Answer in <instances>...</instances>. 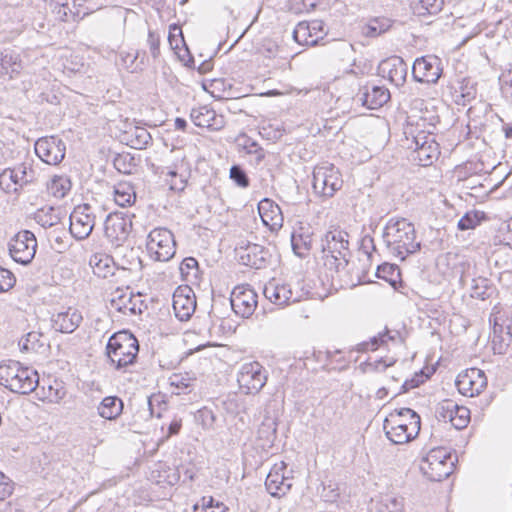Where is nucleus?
<instances>
[{"instance_id": "nucleus-43", "label": "nucleus", "mask_w": 512, "mask_h": 512, "mask_svg": "<svg viewBox=\"0 0 512 512\" xmlns=\"http://www.w3.org/2000/svg\"><path fill=\"white\" fill-rule=\"evenodd\" d=\"M196 379L189 373H174L169 377L170 385L175 387L177 391L174 393H185L186 390H191L194 387Z\"/></svg>"}, {"instance_id": "nucleus-38", "label": "nucleus", "mask_w": 512, "mask_h": 512, "mask_svg": "<svg viewBox=\"0 0 512 512\" xmlns=\"http://www.w3.org/2000/svg\"><path fill=\"white\" fill-rule=\"evenodd\" d=\"M393 21L387 17H375L363 26L362 34L366 37H378L387 32L392 27Z\"/></svg>"}, {"instance_id": "nucleus-4", "label": "nucleus", "mask_w": 512, "mask_h": 512, "mask_svg": "<svg viewBox=\"0 0 512 512\" xmlns=\"http://www.w3.org/2000/svg\"><path fill=\"white\" fill-rule=\"evenodd\" d=\"M138 352V341L128 331L114 333L106 345L107 357L118 370L132 365L136 360Z\"/></svg>"}, {"instance_id": "nucleus-26", "label": "nucleus", "mask_w": 512, "mask_h": 512, "mask_svg": "<svg viewBox=\"0 0 512 512\" xmlns=\"http://www.w3.org/2000/svg\"><path fill=\"white\" fill-rule=\"evenodd\" d=\"M258 211L264 225L270 230L277 231L283 226V214L279 205L265 198L258 204Z\"/></svg>"}, {"instance_id": "nucleus-50", "label": "nucleus", "mask_w": 512, "mask_h": 512, "mask_svg": "<svg viewBox=\"0 0 512 512\" xmlns=\"http://www.w3.org/2000/svg\"><path fill=\"white\" fill-rule=\"evenodd\" d=\"M482 216L478 211H469L465 213L458 221V228L462 231L474 229L481 222Z\"/></svg>"}, {"instance_id": "nucleus-30", "label": "nucleus", "mask_w": 512, "mask_h": 512, "mask_svg": "<svg viewBox=\"0 0 512 512\" xmlns=\"http://www.w3.org/2000/svg\"><path fill=\"white\" fill-rule=\"evenodd\" d=\"M264 295L272 303L277 305H285L290 302L297 301L293 298V293L288 284H280L276 280L270 281L264 287Z\"/></svg>"}, {"instance_id": "nucleus-27", "label": "nucleus", "mask_w": 512, "mask_h": 512, "mask_svg": "<svg viewBox=\"0 0 512 512\" xmlns=\"http://www.w3.org/2000/svg\"><path fill=\"white\" fill-rule=\"evenodd\" d=\"M83 320L82 314L74 308H68L64 312H59L52 317L53 328L61 333H72Z\"/></svg>"}, {"instance_id": "nucleus-34", "label": "nucleus", "mask_w": 512, "mask_h": 512, "mask_svg": "<svg viewBox=\"0 0 512 512\" xmlns=\"http://www.w3.org/2000/svg\"><path fill=\"white\" fill-rule=\"evenodd\" d=\"M123 401L117 396L103 398L97 407L98 415L106 420H115L123 412Z\"/></svg>"}, {"instance_id": "nucleus-55", "label": "nucleus", "mask_w": 512, "mask_h": 512, "mask_svg": "<svg viewBox=\"0 0 512 512\" xmlns=\"http://www.w3.org/2000/svg\"><path fill=\"white\" fill-rule=\"evenodd\" d=\"M476 97V89L473 85H462L460 88V93L456 95L455 102L458 105H466L467 103H470L472 100H474Z\"/></svg>"}, {"instance_id": "nucleus-12", "label": "nucleus", "mask_w": 512, "mask_h": 512, "mask_svg": "<svg viewBox=\"0 0 512 512\" xmlns=\"http://www.w3.org/2000/svg\"><path fill=\"white\" fill-rule=\"evenodd\" d=\"M95 226V215L89 204L78 205L70 214L69 231L77 240H84L90 236Z\"/></svg>"}, {"instance_id": "nucleus-16", "label": "nucleus", "mask_w": 512, "mask_h": 512, "mask_svg": "<svg viewBox=\"0 0 512 512\" xmlns=\"http://www.w3.org/2000/svg\"><path fill=\"white\" fill-rule=\"evenodd\" d=\"M131 230V219L120 213L109 214L105 220V236L116 248H121Z\"/></svg>"}, {"instance_id": "nucleus-52", "label": "nucleus", "mask_w": 512, "mask_h": 512, "mask_svg": "<svg viewBox=\"0 0 512 512\" xmlns=\"http://www.w3.org/2000/svg\"><path fill=\"white\" fill-rule=\"evenodd\" d=\"M229 176L230 179L233 180L239 187L247 188L249 186V178L241 166L233 165L230 168Z\"/></svg>"}, {"instance_id": "nucleus-63", "label": "nucleus", "mask_w": 512, "mask_h": 512, "mask_svg": "<svg viewBox=\"0 0 512 512\" xmlns=\"http://www.w3.org/2000/svg\"><path fill=\"white\" fill-rule=\"evenodd\" d=\"M395 361H391L389 363H386L385 360H383L382 358L379 359V360H376L374 362H371V363H367V366L369 368H371L372 370L374 371H383L385 370L387 367L389 366H392L394 364Z\"/></svg>"}, {"instance_id": "nucleus-59", "label": "nucleus", "mask_w": 512, "mask_h": 512, "mask_svg": "<svg viewBox=\"0 0 512 512\" xmlns=\"http://www.w3.org/2000/svg\"><path fill=\"white\" fill-rule=\"evenodd\" d=\"M147 42L150 47V52L154 58L159 55L160 52V38L153 31H149Z\"/></svg>"}, {"instance_id": "nucleus-42", "label": "nucleus", "mask_w": 512, "mask_h": 512, "mask_svg": "<svg viewBox=\"0 0 512 512\" xmlns=\"http://www.w3.org/2000/svg\"><path fill=\"white\" fill-rule=\"evenodd\" d=\"M136 194L134 188L128 183H118L114 190V200L117 205L125 207L134 203Z\"/></svg>"}, {"instance_id": "nucleus-28", "label": "nucleus", "mask_w": 512, "mask_h": 512, "mask_svg": "<svg viewBox=\"0 0 512 512\" xmlns=\"http://www.w3.org/2000/svg\"><path fill=\"white\" fill-rule=\"evenodd\" d=\"M22 69L19 54L9 49L0 51V79H13L21 73Z\"/></svg>"}, {"instance_id": "nucleus-33", "label": "nucleus", "mask_w": 512, "mask_h": 512, "mask_svg": "<svg viewBox=\"0 0 512 512\" xmlns=\"http://www.w3.org/2000/svg\"><path fill=\"white\" fill-rule=\"evenodd\" d=\"M489 111L490 105L481 100L469 107L467 110V128L469 129V132L481 129V127L484 126V120Z\"/></svg>"}, {"instance_id": "nucleus-56", "label": "nucleus", "mask_w": 512, "mask_h": 512, "mask_svg": "<svg viewBox=\"0 0 512 512\" xmlns=\"http://www.w3.org/2000/svg\"><path fill=\"white\" fill-rule=\"evenodd\" d=\"M16 279L13 273L0 267V293L10 290L15 285Z\"/></svg>"}, {"instance_id": "nucleus-47", "label": "nucleus", "mask_w": 512, "mask_h": 512, "mask_svg": "<svg viewBox=\"0 0 512 512\" xmlns=\"http://www.w3.org/2000/svg\"><path fill=\"white\" fill-rule=\"evenodd\" d=\"M489 280L484 277L473 278L471 280L470 295L473 298L484 300L489 296Z\"/></svg>"}, {"instance_id": "nucleus-61", "label": "nucleus", "mask_w": 512, "mask_h": 512, "mask_svg": "<svg viewBox=\"0 0 512 512\" xmlns=\"http://www.w3.org/2000/svg\"><path fill=\"white\" fill-rule=\"evenodd\" d=\"M322 496L324 497V499L326 501H330V502L335 501L336 502L340 496L339 488L336 485H335V488H333L331 486L328 488H324Z\"/></svg>"}, {"instance_id": "nucleus-6", "label": "nucleus", "mask_w": 512, "mask_h": 512, "mask_svg": "<svg viewBox=\"0 0 512 512\" xmlns=\"http://www.w3.org/2000/svg\"><path fill=\"white\" fill-rule=\"evenodd\" d=\"M454 469V459L444 448H434L422 459L420 470L430 481L446 479Z\"/></svg>"}, {"instance_id": "nucleus-40", "label": "nucleus", "mask_w": 512, "mask_h": 512, "mask_svg": "<svg viewBox=\"0 0 512 512\" xmlns=\"http://www.w3.org/2000/svg\"><path fill=\"white\" fill-rule=\"evenodd\" d=\"M22 351L38 352L48 346L47 338L43 333L31 331L25 335L19 342Z\"/></svg>"}, {"instance_id": "nucleus-15", "label": "nucleus", "mask_w": 512, "mask_h": 512, "mask_svg": "<svg viewBox=\"0 0 512 512\" xmlns=\"http://www.w3.org/2000/svg\"><path fill=\"white\" fill-rule=\"evenodd\" d=\"M257 294L248 285L236 286L230 297V303L236 315L248 318L257 307Z\"/></svg>"}, {"instance_id": "nucleus-7", "label": "nucleus", "mask_w": 512, "mask_h": 512, "mask_svg": "<svg viewBox=\"0 0 512 512\" xmlns=\"http://www.w3.org/2000/svg\"><path fill=\"white\" fill-rule=\"evenodd\" d=\"M343 186L342 175L333 164L323 163L313 170L312 187L316 194L324 198L333 197Z\"/></svg>"}, {"instance_id": "nucleus-14", "label": "nucleus", "mask_w": 512, "mask_h": 512, "mask_svg": "<svg viewBox=\"0 0 512 512\" xmlns=\"http://www.w3.org/2000/svg\"><path fill=\"white\" fill-rule=\"evenodd\" d=\"M35 153L49 165L59 164L65 157L66 146L62 139L50 136L38 139L35 142Z\"/></svg>"}, {"instance_id": "nucleus-41", "label": "nucleus", "mask_w": 512, "mask_h": 512, "mask_svg": "<svg viewBox=\"0 0 512 512\" xmlns=\"http://www.w3.org/2000/svg\"><path fill=\"white\" fill-rule=\"evenodd\" d=\"M34 220L43 228L55 226L60 221L59 210L54 207H43L34 213Z\"/></svg>"}, {"instance_id": "nucleus-22", "label": "nucleus", "mask_w": 512, "mask_h": 512, "mask_svg": "<svg viewBox=\"0 0 512 512\" xmlns=\"http://www.w3.org/2000/svg\"><path fill=\"white\" fill-rule=\"evenodd\" d=\"M378 69L383 77H387L397 87L402 86L406 81L408 67L399 56H392L381 61Z\"/></svg>"}, {"instance_id": "nucleus-17", "label": "nucleus", "mask_w": 512, "mask_h": 512, "mask_svg": "<svg viewBox=\"0 0 512 512\" xmlns=\"http://www.w3.org/2000/svg\"><path fill=\"white\" fill-rule=\"evenodd\" d=\"M455 384L462 395L474 397L486 388L487 377L482 370L470 368L457 376Z\"/></svg>"}, {"instance_id": "nucleus-62", "label": "nucleus", "mask_w": 512, "mask_h": 512, "mask_svg": "<svg viewBox=\"0 0 512 512\" xmlns=\"http://www.w3.org/2000/svg\"><path fill=\"white\" fill-rule=\"evenodd\" d=\"M382 335H383V338H385L388 341H391V342H397V343H403V338L400 334L399 331L397 330H389V329H385L383 332H382Z\"/></svg>"}, {"instance_id": "nucleus-29", "label": "nucleus", "mask_w": 512, "mask_h": 512, "mask_svg": "<svg viewBox=\"0 0 512 512\" xmlns=\"http://www.w3.org/2000/svg\"><path fill=\"white\" fill-rule=\"evenodd\" d=\"M269 252L263 246L258 244H249L240 254L241 263L251 268H264L269 259Z\"/></svg>"}, {"instance_id": "nucleus-53", "label": "nucleus", "mask_w": 512, "mask_h": 512, "mask_svg": "<svg viewBox=\"0 0 512 512\" xmlns=\"http://www.w3.org/2000/svg\"><path fill=\"white\" fill-rule=\"evenodd\" d=\"M180 272L183 277L188 279L190 276L196 277L198 273V262L193 257L184 258L180 264Z\"/></svg>"}, {"instance_id": "nucleus-44", "label": "nucleus", "mask_w": 512, "mask_h": 512, "mask_svg": "<svg viewBox=\"0 0 512 512\" xmlns=\"http://www.w3.org/2000/svg\"><path fill=\"white\" fill-rule=\"evenodd\" d=\"M48 189L54 197L64 198L71 189V181L66 176H54Z\"/></svg>"}, {"instance_id": "nucleus-11", "label": "nucleus", "mask_w": 512, "mask_h": 512, "mask_svg": "<svg viewBox=\"0 0 512 512\" xmlns=\"http://www.w3.org/2000/svg\"><path fill=\"white\" fill-rule=\"evenodd\" d=\"M237 381L246 394H257L267 382V372L259 362L242 365Z\"/></svg>"}, {"instance_id": "nucleus-51", "label": "nucleus", "mask_w": 512, "mask_h": 512, "mask_svg": "<svg viewBox=\"0 0 512 512\" xmlns=\"http://www.w3.org/2000/svg\"><path fill=\"white\" fill-rule=\"evenodd\" d=\"M444 6V0H420L418 12L420 15H435L439 13Z\"/></svg>"}, {"instance_id": "nucleus-25", "label": "nucleus", "mask_w": 512, "mask_h": 512, "mask_svg": "<svg viewBox=\"0 0 512 512\" xmlns=\"http://www.w3.org/2000/svg\"><path fill=\"white\" fill-rule=\"evenodd\" d=\"M359 100L368 109H377L386 104L390 99V92L384 86L366 84L360 88Z\"/></svg>"}, {"instance_id": "nucleus-64", "label": "nucleus", "mask_w": 512, "mask_h": 512, "mask_svg": "<svg viewBox=\"0 0 512 512\" xmlns=\"http://www.w3.org/2000/svg\"><path fill=\"white\" fill-rule=\"evenodd\" d=\"M371 351H375L378 349V347L387 344V340L383 338L382 332H380L378 335L372 337L369 340Z\"/></svg>"}, {"instance_id": "nucleus-3", "label": "nucleus", "mask_w": 512, "mask_h": 512, "mask_svg": "<svg viewBox=\"0 0 512 512\" xmlns=\"http://www.w3.org/2000/svg\"><path fill=\"white\" fill-rule=\"evenodd\" d=\"M38 382V373L29 367L21 366L17 361L0 365V384L11 392L29 394L36 389Z\"/></svg>"}, {"instance_id": "nucleus-54", "label": "nucleus", "mask_w": 512, "mask_h": 512, "mask_svg": "<svg viewBox=\"0 0 512 512\" xmlns=\"http://www.w3.org/2000/svg\"><path fill=\"white\" fill-rule=\"evenodd\" d=\"M14 491V482L0 471V502H5Z\"/></svg>"}, {"instance_id": "nucleus-45", "label": "nucleus", "mask_w": 512, "mask_h": 512, "mask_svg": "<svg viewBox=\"0 0 512 512\" xmlns=\"http://www.w3.org/2000/svg\"><path fill=\"white\" fill-rule=\"evenodd\" d=\"M404 503L402 497L385 495L377 503L378 512H403Z\"/></svg>"}, {"instance_id": "nucleus-21", "label": "nucleus", "mask_w": 512, "mask_h": 512, "mask_svg": "<svg viewBox=\"0 0 512 512\" xmlns=\"http://www.w3.org/2000/svg\"><path fill=\"white\" fill-rule=\"evenodd\" d=\"M285 468L284 462H281L280 466L274 465L266 477L265 487L273 497L280 498L286 495L292 487V479L282 473Z\"/></svg>"}, {"instance_id": "nucleus-20", "label": "nucleus", "mask_w": 512, "mask_h": 512, "mask_svg": "<svg viewBox=\"0 0 512 512\" xmlns=\"http://www.w3.org/2000/svg\"><path fill=\"white\" fill-rule=\"evenodd\" d=\"M172 306L180 321L189 320L196 309V297L191 288L179 287L173 294Z\"/></svg>"}, {"instance_id": "nucleus-13", "label": "nucleus", "mask_w": 512, "mask_h": 512, "mask_svg": "<svg viewBox=\"0 0 512 512\" xmlns=\"http://www.w3.org/2000/svg\"><path fill=\"white\" fill-rule=\"evenodd\" d=\"M441 59L435 55L417 58L412 66V75L420 83L435 84L442 74Z\"/></svg>"}, {"instance_id": "nucleus-49", "label": "nucleus", "mask_w": 512, "mask_h": 512, "mask_svg": "<svg viewBox=\"0 0 512 512\" xmlns=\"http://www.w3.org/2000/svg\"><path fill=\"white\" fill-rule=\"evenodd\" d=\"M116 170L123 174H130L135 167L134 157L130 154H117L113 160Z\"/></svg>"}, {"instance_id": "nucleus-37", "label": "nucleus", "mask_w": 512, "mask_h": 512, "mask_svg": "<svg viewBox=\"0 0 512 512\" xmlns=\"http://www.w3.org/2000/svg\"><path fill=\"white\" fill-rule=\"evenodd\" d=\"M439 154L438 143L430 141L428 145L414 148L412 152L413 161L417 162L420 166H429L437 159Z\"/></svg>"}, {"instance_id": "nucleus-31", "label": "nucleus", "mask_w": 512, "mask_h": 512, "mask_svg": "<svg viewBox=\"0 0 512 512\" xmlns=\"http://www.w3.org/2000/svg\"><path fill=\"white\" fill-rule=\"evenodd\" d=\"M112 306L115 307L119 312L123 314H141L144 309H147V305L141 299V295L123 294L119 296L117 300L112 301Z\"/></svg>"}, {"instance_id": "nucleus-9", "label": "nucleus", "mask_w": 512, "mask_h": 512, "mask_svg": "<svg viewBox=\"0 0 512 512\" xmlns=\"http://www.w3.org/2000/svg\"><path fill=\"white\" fill-rule=\"evenodd\" d=\"M37 181V173L27 163H22L14 168L4 169L0 173V187L6 193H18L24 186Z\"/></svg>"}, {"instance_id": "nucleus-18", "label": "nucleus", "mask_w": 512, "mask_h": 512, "mask_svg": "<svg viewBox=\"0 0 512 512\" xmlns=\"http://www.w3.org/2000/svg\"><path fill=\"white\" fill-rule=\"evenodd\" d=\"M436 415L440 421L450 422L458 430L465 428L470 420V410L450 399L439 404Z\"/></svg>"}, {"instance_id": "nucleus-60", "label": "nucleus", "mask_w": 512, "mask_h": 512, "mask_svg": "<svg viewBox=\"0 0 512 512\" xmlns=\"http://www.w3.org/2000/svg\"><path fill=\"white\" fill-rule=\"evenodd\" d=\"M500 81L502 83V89L512 95V67L502 73Z\"/></svg>"}, {"instance_id": "nucleus-57", "label": "nucleus", "mask_w": 512, "mask_h": 512, "mask_svg": "<svg viewBox=\"0 0 512 512\" xmlns=\"http://www.w3.org/2000/svg\"><path fill=\"white\" fill-rule=\"evenodd\" d=\"M151 141L149 132L144 128L135 129V148L142 149Z\"/></svg>"}, {"instance_id": "nucleus-48", "label": "nucleus", "mask_w": 512, "mask_h": 512, "mask_svg": "<svg viewBox=\"0 0 512 512\" xmlns=\"http://www.w3.org/2000/svg\"><path fill=\"white\" fill-rule=\"evenodd\" d=\"M276 432L277 424L275 420L267 417L262 421L258 429V436L261 439H266L267 442H273L276 438Z\"/></svg>"}, {"instance_id": "nucleus-58", "label": "nucleus", "mask_w": 512, "mask_h": 512, "mask_svg": "<svg viewBox=\"0 0 512 512\" xmlns=\"http://www.w3.org/2000/svg\"><path fill=\"white\" fill-rule=\"evenodd\" d=\"M168 41L173 49H178L179 44L184 42L182 31L178 26H170Z\"/></svg>"}, {"instance_id": "nucleus-8", "label": "nucleus", "mask_w": 512, "mask_h": 512, "mask_svg": "<svg viewBox=\"0 0 512 512\" xmlns=\"http://www.w3.org/2000/svg\"><path fill=\"white\" fill-rule=\"evenodd\" d=\"M173 233L166 228L153 229L147 238L146 248L151 259L166 262L176 252Z\"/></svg>"}, {"instance_id": "nucleus-5", "label": "nucleus", "mask_w": 512, "mask_h": 512, "mask_svg": "<svg viewBox=\"0 0 512 512\" xmlns=\"http://www.w3.org/2000/svg\"><path fill=\"white\" fill-rule=\"evenodd\" d=\"M348 238V233L341 229H333L325 234L321 244L323 258H325V265H330L339 269L343 262L346 265L348 264Z\"/></svg>"}, {"instance_id": "nucleus-24", "label": "nucleus", "mask_w": 512, "mask_h": 512, "mask_svg": "<svg viewBox=\"0 0 512 512\" xmlns=\"http://www.w3.org/2000/svg\"><path fill=\"white\" fill-rule=\"evenodd\" d=\"M321 21L299 22L293 30V39L300 45L314 46L322 38Z\"/></svg>"}, {"instance_id": "nucleus-2", "label": "nucleus", "mask_w": 512, "mask_h": 512, "mask_svg": "<svg viewBox=\"0 0 512 512\" xmlns=\"http://www.w3.org/2000/svg\"><path fill=\"white\" fill-rule=\"evenodd\" d=\"M420 416L410 408L392 411L383 422L387 438L394 444L413 440L420 431Z\"/></svg>"}, {"instance_id": "nucleus-39", "label": "nucleus", "mask_w": 512, "mask_h": 512, "mask_svg": "<svg viewBox=\"0 0 512 512\" xmlns=\"http://www.w3.org/2000/svg\"><path fill=\"white\" fill-rule=\"evenodd\" d=\"M376 276L387 281L395 290L402 285L400 269L395 264L384 263L377 267Z\"/></svg>"}, {"instance_id": "nucleus-36", "label": "nucleus", "mask_w": 512, "mask_h": 512, "mask_svg": "<svg viewBox=\"0 0 512 512\" xmlns=\"http://www.w3.org/2000/svg\"><path fill=\"white\" fill-rule=\"evenodd\" d=\"M89 265L98 277L107 278L114 274L113 258L106 254L96 253L92 255Z\"/></svg>"}, {"instance_id": "nucleus-35", "label": "nucleus", "mask_w": 512, "mask_h": 512, "mask_svg": "<svg viewBox=\"0 0 512 512\" xmlns=\"http://www.w3.org/2000/svg\"><path fill=\"white\" fill-rule=\"evenodd\" d=\"M512 334L509 331V327H504L498 324L495 320L493 324L492 333V349L495 354H504L510 345Z\"/></svg>"}, {"instance_id": "nucleus-1", "label": "nucleus", "mask_w": 512, "mask_h": 512, "mask_svg": "<svg viewBox=\"0 0 512 512\" xmlns=\"http://www.w3.org/2000/svg\"><path fill=\"white\" fill-rule=\"evenodd\" d=\"M382 237L388 252L401 261L421 248L414 225L405 218L390 219Z\"/></svg>"}, {"instance_id": "nucleus-19", "label": "nucleus", "mask_w": 512, "mask_h": 512, "mask_svg": "<svg viewBox=\"0 0 512 512\" xmlns=\"http://www.w3.org/2000/svg\"><path fill=\"white\" fill-rule=\"evenodd\" d=\"M420 120L423 121V124L421 126H423L424 128H426L425 122L428 121V130L427 131H424V130L418 131L417 128L420 126V124L417 123L416 127H414V125H412V124H409V126L406 128V130L404 132L407 140L411 142L408 147H409V149H412V150L414 148L428 145L430 141H435V139L433 137V132L430 130V128H432V129L435 128V125L439 122V116L432 115L428 118L422 116L420 118Z\"/></svg>"}, {"instance_id": "nucleus-46", "label": "nucleus", "mask_w": 512, "mask_h": 512, "mask_svg": "<svg viewBox=\"0 0 512 512\" xmlns=\"http://www.w3.org/2000/svg\"><path fill=\"white\" fill-rule=\"evenodd\" d=\"M165 181L169 185L170 190L176 192H182L187 184L186 176L175 169H168Z\"/></svg>"}, {"instance_id": "nucleus-32", "label": "nucleus", "mask_w": 512, "mask_h": 512, "mask_svg": "<svg viewBox=\"0 0 512 512\" xmlns=\"http://www.w3.org/2000/svg\"><path fill=\"white\" fill-rule=\"evenodd\" d=\"M313 233L309 227H300L291 235V245L294 253L299 257L305 255L312 249Z\"/></svg>"}, {"instance_id": "nucleus-10", "label": "nucleus", "mask_w": 512, "mask_h": 512, "mask_svg": "<svg viewBox=\"0 0 512 512\" xmlns=\"http://www.w3.org/2000/svg\"><path fill=\"white\" fill-rule=\"evenodd\" d=\"M37 240L33 232L22 230L9 242V253L14 261L29 264L35 257Z\"/></svg>"}, {"instance_id": "nucleus-23", "label": "nucleus", "mask_w": 512, "mask_h": 512, "mask_svg": "<svg viewBox=\"0 0 512 512\" xmlns=\"http://www.w3.org/2000/svg\"><path fill=\"white\" fill-rule=\"evenodd\" d=\"M190 119L194 125L211 131H219L225 126L224 117L218 115L208 106L193 108L190 112Z\"/></svg>"}]
</instances>
